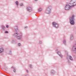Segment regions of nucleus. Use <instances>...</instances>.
Wrapping results in <instances>:
<instances>
[{
	"label": "nucleus",
	"instance_id": "obj_18",
	"mask_svg": "<svg viewBox=\"0 0 76 76\" xmlns=\"http://www.w3.org/2000/svg\"><path fill=\"white\" fill-rule=\"evenodd\" d=\"M63 43H64V45H66V40H64Z\"/></svg>",
	"mask_w": 76,
	"mask_h": 76
},
{
	"label": "nucleus",
	"instance_id": "obj_33",
	"mask_svg": "<svg viewBox=\"0 0 76 76\" xmlns=\"http://www.w3.org/2000/svg\"><path fill=\"white\" fill-rule=\"evenodd\" d=\"M75 45H76V44H75Z\"/></svg>",
	"mask_w": 76,
	"mask_h": 76
},
{
	"label": "nucleus",
	"instance_id": "obj_13",
	"mask_svg": "<svg viewBox=\"0 0 76 76\" xmlns=\"http://www.w3.org/2000/svg\"><path fill=\"white\" fill-rule=\"evenodd\" d=\"M1 28L3 31H4V30H5V29H6V28H5V27H4V26H1Z\"/></svg>",
	"mask_w": 76,
	"mask_h": 76
},
{
	"label": "nucleus",
	"instance_id": "obj_7",
	"mask_svg": "<svg viewBox=\"0 0 76 76\" xmlns=\"http://www.w3.org/2000/svg\"><path fill=\"white\" fill-rule=\"evenodd\" d=\"M72 50L74 53L76 54V47L75 45H74L72 48Z\"/></svg>",
	"mask_w": 76,
	"mask_h": 76
},
{
	"label": "nucleus",
	"instance_id": "obj_4",
	"mask_svg": "<svg viewBox=\"0 0 76 76\" xmlns=\"http://www.w3.org/2000/svg\"><path fill=\"white\" fill-rule=\"evenodd\" d=\"M70 4H71V7H74L76 6V0H72L70 2Z\"/></svg>",
	"mask_w": 76,
	"mask_h": 76
},
{
	"label": "nucleus",
	"instance_id": "obj_29",
	"mask_svg": "<svg viewBox=\"0 0 76 76\" xmlns=\"http://www.w3.org/2000/svg\"><path fill=\"white\" fill-rule=\"evenodd\" d=\"M24 76H29L28 75H25Z\"/></svg>",
	"mask_w": 76,
	"mask_h": 76
},
{
	"label": "nucleus",
	"instance_id": "obj_14",
	"mask_svg": "<svg viewBox=\"0 0 76 76\" xmlns=\"http://www.w3.org/2000/svg\"><path fill=\"white\" fill-rule=\"evenodd\" d=\"M70 38L71 40H73V39H74V37H73V35H71Z\"/></svg>",
	"mask_w": 76,
	"mask_h": 76
},
{
	"label": "nucleus",
	"instance_id": "obj_6",
	"mask_svg": "<svg viewBox=\"0 0 76 76\" xmlns=\"http://www.w3.org/2000/svg\"><path fill=\"white\" fill-rule=\"evenodd\" d=\"M52 25H53V26H54L56 28H57L58 27V24L55 22H53V23Z\"/></svg>",
	"mask_w": 76,
	"mask_h": 76
},
{
	"label": "nucleus",
	"instance_id": "obj_1",
	"mask_svg": "<svg viewBox=\"0 0 76 76\" xmlns=\"http://www.w3.org/2000/svg\"><path fill=\"white\" fill-rule=\"evenodd\" d=\"M14 35L15 36V37H17L18 39L20 40L21 39V38L22 37V33H19L18 34L16 33L14 34Z\"/></svg>",
	"mask_w": 76,
	"mask_h": 76
},
{
	"label": "nucleus",
	"instance_id": "obj_9",
	"mask_svg": "<svg viewBox=\"0 0 76 76\" xmlns=\"http://www.w3.org/2000/svg\"><path fill=\"white\" fill-rule=\"evenodd\" d=\"M14 30L16 32H19V29H18V27L17 26H15L14 27Z\"/></svg>",
	"mask_w": 76,
	"mask_h": 76
},
{
	"label": "nucleus",
	"instance_id": "obj_16",
	"mask_svg": "<svg viewBox=\"0 0 76 76\" xmlns=\"http://www.w3.org/2000/svg\"><path fill=\"white\" fill-rule=\"evenodd\" d=\"M11 68L12 69V68H13V69H14V72H16V68L14 67L13 66H12Z\"/></svg>",
	"mask_w": 76,
	"mask_h": 76
},
{
	"label": "nucleus",
	"instance_id": "obj_23",
	"mask_svg": "<svg viewBox=\"0 0 76 76\" xmlns=\"http://www.w3.org/2000/svg\"><path fill=\"white\" fill-rule=\"evenodd\" d=\"M20 6H23V4H22V3L20 4Z\"/></svg>",
	"mask_w": 76,
	"mask_h": 76
},
{
	"label": "nucleus",
	"instance_id": "obj_31",
	"mask_svg": "<svg viewBox=\"0 0 76 76\" xmlns=\"http://www.w3.org/2000/svg\"><path fill=\"white\" fill-rule=\"evenodd\" d=\"M37 0H35V1H37Z\"/></svg>",
	"mask_w": 76,
	"mask_h": 76
},
{
	"label": "nucleus",
	"instance_id": "obj_10",
	"mask_svg": "<svg viewBox=\"0 0 76 76\" xmlns=\"http://www.w3.org/2000/svg\"><path fill=\"white\" fill-rule=\"evenodd\" d=\"M27 9V10L29 11V12H31L32 11V8L30 7H28Z\"/></svg>",
	"mask_w": 76,
	"mask_h": 76
},
{
	"label": "nucleus",
	"instance_id": "obj_25",
	"mask_svg": "<svg viewBox=\"0 0 76 76\" xmlns=\"http://www.w3.org/2000/svg\"><path fill=\"white\" fill-rule=\"evenodd\" d=\"M28 26H26V27H25L24 28L25 29H27V28H28Z\"/></svg>",
	"mask_w": 76,
	"mask_h": 76
},
{
	"label": "nucleus",
	"instance_id": "obj_5",
	"mask_svg": "<svg viewBox=\"0 0 76 76\" xmlns=\"http://www.w3.org/2000/svg\"><path fill=\"white\" fill-rule=\"evenodd\" d=\"M45 12L47 14H50L51 13V7H50L48 8Z\"/></svg>",
	"mask_w": 76,
	"mask_h": 76
},
{
	"label": "nucleus",
	"instance_id": "obj_28",
	"mask_svg": "<svg viewBox=\"0 0 76 76\" xmlns=\"http://www.w3.org/2000/svg\"><path fill=\"white\" fill-rule=\"evenodd\" d=\"M26 71L27 73H29V71H28V70L26 69Z\"/></svg>",
	"mask_w": 76,
	"mask_h": 76
},
{
	"label": "nucleus",
	"instance_id": "obj_22",
	"mask_svg": "<svg viewBox=\"0 0 76 76\" xmlns=\"http://www.w3.org/2000/svg\"><path fill=\"white\" fill-rule=\"evenodd\" d=\"M10 54H12V51H10Z\"/></svg>",
	"mask_w": 76,
	"mask_h": 76
},
{
	"label": "nucleus",
	"instance_id": "obj_20",
	"mask_svg": "<svg viewBox=\"0 0 76 76\" xmlns=\"http://www.w3.org/2000/svg\"><path fill=\"white\" fill-rule=\"evenodd\" d=\"M5 34H9V32L8 31H7L5 32Z\"/></svg>",
	"mask_w": 76,
	"mask_h": 76
},
{
	"label": "nucleus",
	"instance_id": "obj_12",
	"mask_svg": "<svg viewBox=\"0 0 76 76\" xmlns=\"http://www.w3.org/2000/svg\"><path fill=\"white\" fill-rule=\"evenodd\" d=\"M4 51V49L3 48H1L0 49V53H2Z\"/></svg>",
	"mask_w": 76,
	"mask_h": 76
},
{
	"label": "nucleus",
	"instance_id": "obj_17",
	"mask_svg": "<svg viewBox=\"0 0 76 76\" xmlns=\"http://www.w3.org/2000/svg\"><path fill=\"white\" fill-rule=\"evenodd\" d=\"M42 10V9L41 8H39L38 10L39 12H41Z\"/></svg>",
	"mask_w": 76,
	"mask_h": 76
},
{
	"label": "nucleus",
	"instance_id": "obj_3",
	"mask_svg": "<svg viewBox=\"0 0 76 76\" xmlns=\"http://www.w3.org/2000/svg\"><path fill=\"white\" fill-rule=\"evenodd\" d=\"M72 5L70 4H70L68 5H66L65 6V9L66 10H69V9H71V7H73Z\"/></svg>",
	"mask_w": 76,
	"mask_h": 76
},
{
	"label": "nucleus",
	"instance_id": "obj_27",
	"mask_svg": "<svg viewBox=\"0 0 76 76\" xmlns=\"http://www.w3.org/2000/svg\"><path fill=\"white\" fill-rule=\"evenodd\" d=\"M39 43L40 44H42V41H39Z\"/></svg>",
	"mask_w": 76,
	"mask_h": 76
},
{
	"label": "nucleus",
	"instance_id": "obj_24",
	"mask_svg": "<svg viewBox=\"0 0 76 76\" xmlns=\"http://www.w3.org/2000/svg\"><path fill=\"white\" fill-rule=\"evenodd\" d=\"M9 25H7L6 26V28H9Z\"/></svg>",
	"mask_w": 76,
	"mask_h": 76
},
{
	"label": "nucleus",
	"instance_id": "obj_30",
	"mask_svg": "<svg viewBox=\"0 0 76 76\" xmlns=\"http://www.w3.org/2000/svg\"><path fill=\"white\" fill-rule=\"evenodd\" d=\"M66 54H67V56H68V52H66Z\"/></svg>",
	"mask_w": 76,
	"mask_h": 76
},
{
	"label": "nucleus",
	"instance_id": "obj_19",
	"mask_svg": "<svg viewBox=\"0 0 76 76\" xmlns=\"http://www.w3.org/2000/svg\"><path fill=\"white\" fill-rule=\"evenodd\" d=\"M15 3L16 4V5H17V6H19V2H18V1H16L15 2Z\"/></svg>",
	"mask_w": 76,
	"mask_h": 76
},
{
	"label": "nucleus",
	"instance_id": "obj_21",
	"mask_svg": "<svg viewBox=\"0 0 76 76\" xmlns=\"http://www.w3.org/2000/svg\"><path fill=\"white\" fill-rule=\"evenodd\" d=\"M18 45L19 46H21V44L20 43H19L18 44Z\"/></svg>",
	"mask_w": 76,
	"mask_h": 76
},
{
	"label": "nucleus",
	"instance_id": "obj_32",
	"mask_svg": "<svg viewBox=\"0 0 76 76\" xmlns=\"http://www.w3.org/2000/svg\"><path fill=\"white\" fill-rule=\"evenodd\" d=\"M45 75H47V74H45Z\"/></svg>",
	"mask_w": 76,
	"mask_h": 76
},
{
	"label": "nucleus",
	"instance_id": "obj_8",
	"mask_svg": "<svg viewBox=\"0 0 76 76\" xmlns=\"http://www.w3.org/2000/svg\"><path fill=\"white\" fill-rule=\"evenodd\" d=\"M56 52L57 54H58V55L61 58H62L63 57V56L61 55V53L60 52L58 51V49H57L56 50Z\"/></svg>",
	"mask_w": 76,
	"mask_h": 76
},
{
	"label": "nucleus",
	"instance_id": "obj_11",
	"mask_svg": "<svg viewBox=\"0 0 76 76\" xmlns=\"http://www.w3.org/2000/svg\"><path fill=\"white\" fill-rule=\"evenodd\" d=\"M50 73L52 75H54V74L56 73V72L54 70H52L50 72Z\"/></svg>",
	"mask_w": 76,
	"mask_h": 76
},
{
	"label": "nucleus",
	"instance_id": "obj_2",
	"mask_svg": "<svg viewBox=\"0 0 76 76\" xmlns=\"http://www.w3.org/2000/svg\"><path fill=\"white\" fill-rule=\"evenodd\" d=\"M74 20H75V15H72L69 18V22L72 25H75V23L74 21Z\"/></svg>",
	"mask_w": 76,
	"mask_h": 76
},
{
	"label": "nucleus",
	"instance_id": "obj_15",
	"mask_svg": "<svg viewBox=\"0 0 76 76\" xmlns=\"http://www.w3.org/2000/svg\"><path fill=\"white\" fill-rule=\"evenodd\" d=\"M69 59H70V60H72H72H73V58H72V56H69Z\"/></svg>",
	"mask_w": 76,
	"mask_h": 76
},
{
	"label": "nucleus",
	"instance_id": "obj_26",
	"mask_svg": "<svg viewBox=\"0 0 76 76\" xmlns=\"http://www.w3.org/2000/svg\"><path fill=\"white\" fill-rule=\"evenodd\" d=\"M29 66L31 68H32V65L31 64H30V65H29Z\"/></svg>",
	"mask_w": 76,
	"mask_h": 76
}]
</instances>
